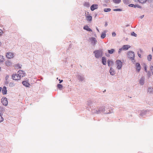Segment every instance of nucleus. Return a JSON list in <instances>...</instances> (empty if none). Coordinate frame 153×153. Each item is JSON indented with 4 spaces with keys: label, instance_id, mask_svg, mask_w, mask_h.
Instances as JSON below:
<instances>
[{
    "label": "nucleus",
    "instance_id": "1",
    "mask_svg": "<svg viewBox=\"0 0 153 153\" xmlns=\"http://www.w3.org/2000/svg\"><path fill=\"white\" fill-rule=\"evenodd\" d=\"M92 113L93 114H99L101 113H103L105 114H108L111 113L109 111V112L105 111V107L104 106H102L99 108H92Z\"/></svg>",
    "mask_w": 153,
    "mask_h": 153
},
{
    "label": "nucleus",
    "instance_id": "2",
    "mask_svg": "<svg viewBox=\"0 0 153 153\" xmlns=\"http://www.w3.org/2000/svg\"><path fill=\"white\" fill-rule=\"evenodd\" d=\"M103 51L102 50H97L94 51L95 57L97 59H99L102 57L103 55Z\"/></svg>",
    "mask_w": 153,
    "mask_h": 153
},
{
    "label": "nucleus",
    "instance_id": "3",
    "mask_svg": "<svg viewBox=\"0 0 153 153\" xmlns=\"http://www.w3.org/2000/svg\"><path fill=\"white\" fill-rule=\"evenodd\" d=\"M116 64L117 65V68L118 69H120L122 66V62L120 60H117L116 62Z\"/></svg>",
    "mask_w": 153,
    "mask_h": 153
},
{
    "label": "nucleus",
    "instance_id": "4",
    "mask_svg": "<svg viewBox=\"0 0 153 153\" xmlns=\"http://www.w3.org/2000/svg\"><path fill=\"white\" fill-rule=\"evenodd\" d=\"M128 58L131 60H134L135 57L134 53V52L132 51H129L128 53Z\"/></svg>",
    "mask_w": 153,
    "mask_h": 153
},
{
    "label": "nucleus",
    "instance_id": "5",
    "mask_svg": "<svg viewBox=\"0 0 153 153\" xmlns=\"http://www.w3.org/2000/svg\"><path fill=\"white\" fill-rule=\"evenodd\" d=\"M78 79L81 82L82 81L85 79L84 75L82 74H78L76 75Z\"/></svg>",
    "mask_w": 153,
    "mask_h": 153
},
{
    "label": "nucleus",
    "instance_id": "6",
    "mask_svg": "<svg viewBox=\"0 0 153 153\" xmlns=\"http://www.w3.org/2000/svg\"><path fill=\"white\" fill-rule=\"evenodd\" d=\"M89 39L91 42V44L93 46H95L97 42L96 39L94 37H91Z\"/></svg>",
    "mask_w": 153,
    "mask_h": 153
},
{
    "label": "nucleus",
    "instance_id": "7",
    "mask_svg": "<svg viewBox=\"0 0 153 153\" xmlns=\"http://www.w3.org/2000/svg\"><path fill=\"white\" fill-rule=\"evenodd\" d=\"M1 102L2 104L6 106L8 104V101L7 100V99L6 97L4 98H2L1 99Z\"/></svg>",
    "mask_w": 153,
    "mask_h": 153
},
{
    "label": "nucleus",
    "instance_id": "8",
    "mask_svg": "<svg viewBox=\"0 0 153 153\" xmlns=\"http://www.w3.org/2000/svg\"><path fill=\"white\" fill-rule=\"evenodd\" d=\"M18 75H19V77L21 78V77H23L25 76V72L22 70H20L18 71Z\"/></svg>",
    "mask_w": 153,
    "mask_h": 153
},
{
    "label": "nucleus",
    "instance_id": "9",
    "mask_svg": "<svg viewBox=\"0 0 153 153\" xmlns=\"http://www.w3.org/2000/svg\"><path fill=\"white\" fill-rule=\"evenodd\" d=\"M94 103H93L91 101V100H89L87 101V105L88 106L90 107V108L92 109V108H94V107L93 106V105H94Z\"/></svg>",
    "mask_w": 153,
    "mask_h": 153
},
{
    "label": "nucleus",
    "instance_id": "10",
    "mask_svg": "<svg viewBox=\"0 0 153 153\" xmlns=\"http://www.w3.org/2000/svg\"><path fill=\"white\" fill-rule=\"evenodd\" d=\"M14 54L10 52H7L6 53V57L8 59H11L13 57Z\"/></svg>",
    "mask_w": 153,
    "mask_h": 153
},
{
    "label": "nucleus",
    "instance_id": "11",
    "mask_svg": "<svg viewBox=\"0 0 153 153\" xmlns=\"http://www.w3.org/2000/svg\"><path fill=\"white\" fill-rule=\"evenodd\" d=\"M12 78L14 80H18L20 79V78L18 74H13L12 76Z\"/></svg>",
    "mask_w": 153,
    "mask_h": 153
},
{
    "label": "nucleus",
    "instance_id": "12",
    "mask_svg": "<svg viewBox=\"0 0 153 153\" xmlns=\"http://www.w3.org/2000/svg\"><path fill=\"white\" fill-rule=\"evenodd\" d=\"M98 5L97 4H92L90 7L91 10L93 11L94 10L97 9L98 8Z\"/></svg>",
    "mask_w": 153,
    "mask_h": 153
},
{
    "label": "nucleus",
    "instance_id": "13",
    "mask_svg": "<svg viewBox=\"0 0 153 153\" xmlns=\"http://www.w3.org/2000/svg\"><path fill=\"white\" fill-rule=\"evenodd\" d=\"M145 78L144 77H142L139 81L140 84L142 85H143L144 84Z\"/></svg>",
    "mask_w": 153,
    "mask_h": 153
},
{
    "label": "nucleus",
    "instance_id": "14",
    "mask_svg": "<svg viewBox=\"0 0 153 153\" xmlns=\"http://www.w3.org/2000/svg\"><path fill=\"white\" fill-rule=\"evenodd\" d=\"M136 69L139 72L141 69L140 65L139 63H137L136 64Z\"/></svg>",
    "mask_w": 153,
    "mask_h": 153
},
{
    "label": "nucleus",
    "instance_id": "15",
    "mask_svg": "<svg viewBox=\"0 0 153 153\" xmlns=\"http://www.w3.org/2000/svg\"><path fill=\"white\" fill-rule=\"evenodd\" d=\"M148 112V111L147 110L141 111L140 113V115L142 117L144 116Z\"/></svg>",
    "mask_w": 153,
    "mask_h": 153
},
{
    "label": "nucleus",
    "instance_id": "16",
    "mask_svg": "<svg viewBox=\"0 0 153 153\" xmlns=\"http://www.w3.org/2000/svg\"><path fill=\"white\" fill-rule=\"evenodd\" d=\"M102 62L104 65H105L107 64V61L106 58L105 57H102Z\"/></svg>",
    "mask_w": 153,
    "mask_h": 153
},
{
    "label": "nucleus",
    "instance_id": "17",
    "mask_svg": "<svg viewBox=\"0 0 153 153\" xmlns=\"http://www.w3.org/2000/svg\"><path fill=\"white\" fill-rule=\"evenodd\" d=\"M22 84L26 87H29L30 86V84L27 82L25 81H24L22 82Z\"/></svg>",
    "mask_w": 153,
    "mask_h": 153
},
{
    "label": "nucleus",
    "instance_id": "18",
    "mask_svg": "<svg viewBox=\"0 0 153 153\" xmlns=\"http://www.w3.org/2000/svg\"><path fill=\"white\" fill-rule=\"evenodd\" d=\"M130 47V46L128 45H123L122 47V49L123 50H126Z\"/></svg>",
    "mask_w": 153,
    "mask_h": 153
},
{
    "label": "nucleus",
    "instance_id": "19",
    "mask_svg": "<svg viewBox=\"0 0 153 153\" xmlns=\"http://www.w3.org/2000/svg\"><path fill=\"white\" fill-rule=\"evenodd\" d=\"M108 65V66H110L113 65V62L112 60L108 59L107 61Z\"/></svg>",
    "mask_w": 153,
    "mask_h": 153
},
{
    "label": "nucleus",
    "instance_id": "20",
    "mask_svg": "<svg viewBox=\"0 0 153 153\" xmlns=\"http://www.w3.org/2000/svg\"><path fill=\"white\" fill-rule=\"evenodd\" d=\"M2 92L3 94H7V88L5 86H4L2 90Z\"/></svg>",
    "mask_w": 153,
    "mask_h": 153
},
{
    "label": "nucleus",
    "instance_id": "21",
    "mask_svg": "<svg viewBox=\"0 0 153 153\" xmlns=\"http://www.w3.org/2000/svg\"><path fill=\"white\" fill-rule=\"evenodd\" d=\"M114 72L115 71L114 69L112 67H111L109 70V72L110 74L112 76L114 75Z\"/></svg>",
    "mask_w": 153,
    "mask_h": 153
},
{
    "label": "nucleus",
    "instance_id": "22",
    "mask_svg": "<svg viewBox=\"0 0 153 153\" xmlns=\"http://www.w3.org/2000/svg\"><path fill=\"white\" fill-rule=\"evenodd\" d=\"M148 92L149 94H153V88L152 87H149L148 89Z\"/></svg>",
    "mask_w": 153,
    "mask_h": 153
},
{
    "label": "nucleus",
    "instance_id": "23",
    "mask_svg": "<svg viewBox=\"0 0 153 153\" xmlns=\"http://www.w3.org/2000/svg\"><path fill=\"white\" fill-rule=\"evenodd\" d=\"M84 30H86L89 31H92V30L90 29L87 25L83 27Z\"/></svg>",
    "mask_w": 153,
    "mask_h": 153
},
{
    "label": "nucleus",
    "instance_id": "24",
    "mask_svg": "<svg viewBox=\"0 0 153 153\" xmlns=\"http://www.w3.org/2000/svg\"><path fill=\"white\" fill-rule=\"evenodd\" d=\"M123 1L124 4L127 5L131 2V0H123Z\"/></svg>",
    "mask_w": 153,
    "mask_h": 153
},
{
    "label": "nucleus",
    "instance_id": "25",
    "mask_svg": "<svg viewBox=\"0 0 153 153\" xmlns=\"http://www.w3.org/2000/svg\"><path fill=\"white\" fill-rule=\"evenodd\" d=\"M5 64L6 66H9L11 65L12 64L10 61L7 60L5 61Z\"/></svg>",
    "mask_w": 153,
    "mask_h": 153
},
{
    "label": "nucleus",
    "instance_id": "26",
    "mask_svg": "<svg viewBox=\"0 0 153 153\" xmlns=\"http://www.w3.org/2000/svg\"><path fill=\"white\" fill-rule=\"evenodd\" d=\"M86 20L87 21H91L92 20V17L91 16L88 15L86 16Z\"/></svg>",
    "mask_w": 153,
    "mask_h": 153
},
{
    "label": "nucleus",
    "instance_id": "27",
    "mask_svg": "<svg viewBox=\"0 0 153 153\" xmlns=\"http://www.w3.org/2000/svg\"><path fill=\"white\" fill-rule=\"evenodd\" d=\"M106 32H104V33H102L101 36V38L102 39H103L105 38L106 36Z\"/></svg>",
    "mask_w": 153,
    "mask_h": 153
},
{
    "label": "nucleus",
    "instance_id": "28",
    "mask_svg": "<svg viewBox=\"0 0 153 153\" xmlns=\"http://www.w3.org/2000/svg\"><path fill=\"white\" fill-rule=\"evenodd\" d=\"M115 51V50L114 49H112L110 50H108V53L111 54H112Z\"/></svg>",
    "mask_w": 153,
    "mask_h": 153
},
{
    "label": "nucleus",
    "instance_id": "29",
    "mask_svg": "<svg viewBox=\"0 0 153 153\" xmlns=\"http://www.w3.org/2000/svg\"><path fill=\"white\" fill-rule=\"evenodd\" d=\"M121 0H113V2L115 4H119L121 1Z\"/></svg>",
    "mask_w": 153,
    "mask_h": 153
},
{
    "label": "nucleus",
    "instance_id": "30",
    "mask_svg": "<svg viewBox=\"0 0 153 153\" xmlns=\"http://www.w3.org/2000/svg\"><path fill=\"white\" fill-rule=\"evenodd\" d=\"M84 6L89 7L90 6V4L88 2H85L84 4Z\"/></svg>",
    "mask_w": 153,
    "mask_h": 153
},
{
    "label": "nucleus",
    "instance_id": "31",
    "mask_svg": "<svg viewBox=\"0 0 153 153\" xmlns=\"http://www.w3.org/2000/svg\"><path fill=\"white\" fill-rule=\"evenodd\" d=\"M4 57L2 56H0V62H3L4 61Z\"/></svg>",
    "mask_w": 153,
    "mask_h": 153
},
{
    "label": "nucleus",
    "instance_id": "32",
    "mask_svg": "<svg viewBox=\"0 0 153 153\" xmlns=\"http://www.w3.org/2000/svg\"><path fill=\"white\" fill-rule=\"evenodd\" d=\"M111 10V9L109 8H105L104 9V11L105 12H108L110 11Z\"/></svg>",
    "mask_w": 153,
    "mask_h": 153
},
{
    "label": "nucleus",
    "instance_id": "33",
    "mask_svg": "<svg viewBox=\"0 0 153 153\" xmlns=\"http://www.w3.org/2000/svg\"><path fill=\"white\" fill-rule=\"evenodd\" d=\"M152 59V56L151 54L147 56V59L148 61H150Z\"/></svg>",
    "mask_w": 153,
    "mask_h": 153
},
{
    "label": "nucleus",
    "instance_id": "34",
    "mask_svg": "<svg viewBox=\"0 0 153 153\" xmlns=\"http://www.w3.org/2000/svg\"><path fill=\"white\" fill-rule=\"evenodd\" d=\"M57 88L59 89H61L62 88L63 86L62 85H61L60 84H58L57 85Z\"/></svg>",
    "mask_w": 153,
    "mask_h": 153
},
{
    "label": "nucleus",
    "instance_id": "35",
    "mask_svg": "<svg viewBox=\"0 0 153 153\" xmlns=\"http://www.w3.org/2000/svg\"><path fill=\"white\" fill-rule=\"evenodd\" d=\"M138 1L141 3H144L146 2L147 0H138Z\"/></svg>",
    "mask_w": 153,
    "mask_h": 153
},
{
    "label": "nucleus",
    "instance_id": "36",
    "mask_svg": "<svg viewBox=\"0 0 153 153\" xmlns=\"http://www.w3.org/2000/svg\"><path fill=\"white\" fill-rule=\"evenodd\" d=\"M147 76L149 77H150L151 75V72L149 71H147Z\"/></svg>",
    "mask_w": 153,
    "mask_h": 153
},
{
    "label": "nucleus",
    "instance_id": "37",
    "mask_svg": "<svg viewBox=\"0 0 153 153\" xmlns=\"http://www.w3.org/2000/svg\"><path fill=\"white\" fill-rule=\"evenodd\" d=\"M113 10L114 11H121L122 10L121 9L117 8V9H114Z\"/></svg>",
    "mask_w": 153,
    "mask_h": 153
},
{
    "label": "nucleus",
    "instance_id": "38",
    "mask_svg": "<svg viewBox=\"0 0 153 153\" xmlns=\"http://www.w3.org/2000/svg\"><path fill=\"white\" fill-rule=\"evenodd\" d=\"M14 86V84L13 82H11L9 84V86L10 87H13Z\"/></svg>",
    "mask_w": 153,
    "mask_h": 153
},
{
    "label": "nucleus",
    "instance_id": "39",
    "mask_svg": "<svg viewBox=\"0 0 153 153\" xmlns=\"http://www.w3.org/2000/svg\"><path fill=\"white\" fill-rule=\"evenodd\" d=\"M134 8L137 7L138 8H141V7L138 4H136V5H134Z\"/></svg>",
    "mask_w": 153,
    "mask_h": 153
},
{
    "label": "nucleus",
    "instance_id": "40",
    "mask_svg": "<svg viewBox=\"0 0 153 153\" xmlns=\"http://www.w3.org/2000/svg\"><path fill=\"white\" fill-rule=\"evenodd\" d=\"M4 120L3 118L2 117V116L0 114V123L2 122Z\"/></svg>",
    "mask_w": 153,
    "mask_h": 153
},
{
    "label": "nucleus",
    "instance_id": "41",
    "mask_svg": "<svg viewBox=\"0 0 153 153\" xmlns=\"http://www.w3.org/2000/svg\"><path fill=\"white\" fill-rule=\"evenodd\" d=\"M131 36H134L135 37L137 36V34L135 33L134 32H132L131 33Z\"/></svg>",
    "mask_w": 153,
    "mask_h": 153
},
{
    "label": "nucleus",
    "instance_id": "42",
    "mask_svg": "<svg viewBox=\"0 0 153 153\" xmlns=\"http://www.w3.org/2000/svg\"><path fill=\"white\" fill-rule=\"evenodd\" d=\"M22 66V65H21L20 64H18L17 65V67L19 68H21V66Z\"/></svg>",
    "mask_w": 153,
    "mask_h": 153
},
{
    "label": "nucleus",
    "instance_id": "43",
    "mask_svg": "<svg viewBox=\"0 0 153 153\" xmlns=\"http://www.w3.org/2000/svg\"><path fill=\"white\" fill-rule=\"evenodd\" d=\"M134 5L133 4H130L128 5V6L131 7H134Z\"/></svg>",
    "mask_w": 153,
    "mask_h": 153
},
{
    "label": "nucleus",
    "instance_id": "44",
    "mask_svg": "<svg viewBox=\"0 0 153 153\" xmlns=\"http://www.w3.org/2000/svg\"><path fill=\"white\" fill-rule=\"evenodd\" d=\"M112 36L113 37L115 36L116 35V34L114 32H113V33H112Z\"/></svg>",
    "mask_w": 153,
    "mask_h": 153
},
{
    "label": "nucleus",
    "instance_id": "45",
    "mask_svg": "<svg viewBox=\"0 0 153 153\" xmlns=\"http://www.w3.org/2000/svg\"><path fill=\"white\" fill-rule=\"evenodd\" d=\"M9 76L8 75H6V76L5 77V79H6V80H7L9 78Z\"/></svg>",
    "mask_w": 153,
    "mask_h": 153
},
{
    "label": "nucleus",
    "instance_id": "46",
    "mask_svg": "<svg viewBox=\"0 0 153 153\" xmlns=\"http://www.w3.org/2000/svg\"><path fill=\"white\" fill-rule=\"evenodd\" d=\"M122 49V48L119 49L118 51L119 53H121Z\"/></svg>",
    "mask_w": 153,
    "mask_h": 153
},
{
    "label": "nucleus",
    "instance_id": "47",
    "mask_svg": "<svg viewBox=\"0 0 153 153\" xmlns=\"http://www.w3.org/2000/svg\"><path fill=\"white\" fill-rule=\"evenodd\" d=\"M144 70H145V71L146 72H147V68H146V66H145L144 67Z\"/></svg>",
    "mask_w": 153,
    "mask_h": 153
},
{
    "label": "nucleus",
    "instance_id": "48",
    "mask_svg": "<svg viewBox=\"0 0 153 153\" xmlns=\"http://www.w3.org/2000/svg\"><path fill=\"white\" fill-rule=\"evenodd\" d=\"M150 70H151V71H153V66H151L150 67Z\"/></svg>",
    "mask_w": 153,
    "mask_h": 153
},
{
    "label": "nucleus",
    "instance_id": "49",
    "mask_svg": "<svg viewBox=\"0 0 153 153\" xmlns=\"http://www.w3.org/2000/svg\"><path fill=\"white\" fill-rule=\"evenodd\" d=\"M131 61L133 64H135V60H134H134H131Z\"/></svg>",
    "mask_w": 153,
    "mask_h": 153
},
{
    "label": "nucleus",
    "instance_id": "50",
    "mask_svg": "<svg viewBox=\"0 0 153 153\" xmlns=\"http://www.w3.org/2000/svg\"><path fill=\"white\" fill-rule=\"evenodd\" d=\"M3 31L2 30L0 29V36H1L2 33Z\"/></svg>",
    "mask_w": 153,
    "mask_h": 153
},
{
    "label": "nucleus",
    "instance_id": "51",
    "mask_svg": "<svg viewBox=\"0 0 153 153\" xmlns=\"http://www.w3.org/2000/svg\"><path fill=\"white\" fill-rule=\"evenodd\" d=\"M105 1L106 3H109V2L110 1L109 0H105Z\"/></svg>",
    "mask_w": 153,
    "mask_h": 153
},
{
    "label": "nucleus",
    "instance_id": "52",
    "mask_svg": "<svg viewBox=\"0 0 153 153\" xmlns=\"http://www.w3.org/2000/svg\"><path fill=\"white\" fill-rule=\"evenodd\" d=\"M146 1H147L149 2H153V0H147Z\"/></svg>",
    "mask_w": 153,
    "mask_h": 153
},
{
    "label": "nucleus",
    "instance_id": "53",
    "mask_svg": "<svg viewBox=\"0 0 153 153\" xmlns=\"http://www.w3.org/2000/svg\"><path fill=\"white\" fill-rule=\"evenodd\" d=\"M59 83H62L63 82V80H62V79L61 80V79H59Z\"/></svg>",
    "mask_w": 153,
    "mask_h": 153
},
{
    "label": "nucleus",
    "instance_id": "54",
    "mask_svg": "<svg viewBox=\"0 0 153 153\" xmlns=\"http://www.w3.org/2000/svg\"><path fill=\"white\" fill-rule=\"evenodd\" d=\"M108 25V24L107 22H105V26L106 27Z\"/></svg>",
    "mask_w": 153,
    "mask_h": 153
},
{
    "label": "nucleus",
    "instance_id": "55",
    "mask_svg": "<svg viewBox=\"0 0 153 153\" xmlns=\"http://www.w3.org/2000/svg\"><path fill=\"white\" fill-rule=\"evenodd\" d=\"M144 15H142V16H140V19H142L144 17Z\"/></svg>",
    "mask_w": 153,
    "mask_h": 153
},
{
    "label": "nucleus",
    "instance_id": "56",
    "mask_svg": "<svg viewBox=\"0 0 153 153\" xmlns=\"http://www.w3.org/2000/svg\"><path fill=\"white\" fill-rule=\"evenodd\" d=\"M8 83H9V82H8V81H7V80H6V81L5 82V84H8Z\"/></svg>",
    "mask_w": 153,
    "mask_h": 153
},
{
    "label": "nucleus",
    "instance_id": "57",
    "mask_svg": "<svg viewBox=\"0 0 153 153\" xmlns=\"http://www.w3.org/2000/svg\"><path fill=\"white\" fill-rule=\"evenodd\" d=\"M138 56H139V57H140L141 56V55L139 53H138Z\"/></svg>",
    "mask_w": 153,
    "mask_h": 153
},
{
    "label": "nucleus",
    "instance_id": "58",
    "mask_svg": "<svg viewBox=\"0 0 153 153\" xmlns=\"http://www.w3.org/2000/svg\"><path fill=\"white\" fill-rule=\"evenodd\" d=\"M103 6H104V7H106V6H107V5H106V4H103Z\"/></svg>",
    "mask_w": 153,
    "mask_h": 153
},
{
    "label": "nucleus",
    "instance_id": "59",
    "mask_svg": "<svg viewBox=\"0 0 153 153\" xmlns=\"http://www.w3.org/2000/svg\"><path fill=\"white\" fill-rule=\"evenodd\" d=\"M105 55L107 56H109V54H107V53H105Z\"/></svg>",
    "mask_w": 153,
    "mask_h": 153
},
{
    "label": "nucleus",
    "instance_id": "60",
    "mask_svg": "<svg viewBox=\"0 0 153 153\" xmlns=\"http://www.w3.org/2000/svg\"><path fill=\"white\" fill-rule=\"evenodd\" d=\"M135 2H138V0H133Z\"/></svg>",
    "mask_w": 153,
    "mask_h": 153
},
{
    "label": "nucleus",
    "instance_id": "61",
    "mask_svg": "<svg viewBox=\"0 0 153 153\" xmlns=\"http://www.w3.org/2000/svg\"><path fill=\"white\" fill-rule=\"evenodd\" d=\"M130 26L128 24V25H126V27H128V26Z\"/></svg>",
    "mask_w": 153,
    "mask_h": 153
},
{
    "label": "nucleus",
    "instance_id": "62",
    "mask_svg": "<svg viewBox=\"0 0 153 153\" xmlns=\"http://www.w3.org/2000/svg\"><path fill=\"white\" fill-rule=\"evenodd\" d=\"M96 29H97V31L98 32H99V29H98V28L97 27H96Z\"/></svg>",
    "mask_w": 153,
    "mask_h": 153
},
{
    "label": "nucleus",
    "instance_id": "63",
    "mask_svg": "<svg viewBox=\"0 0 153 153\" xmlns=\"http://www.w3.org/2000/svg\"><path fill=\"white\" fill-rule=\"evenodd\" d=\"M1 89H2V88L1 87H0V92H1Z\"/></svg>",
    "mask_w": 153,
    "mask_h": 153
},
{
    "label": "nucleus",
    "instance_id": "64",
    "mask_svg": "<svg viewBox=\"0 0 153 153\" xmlns=\"http://www.w3.org/2000/svg\"><path fill=\"white\" fill-rule=\"evenodd\" d=\"M151 72H152V75H153V71H151Z\"/></svg>",
    "mask_w": 153,
    "mask_h": 153
}]
</instances>
